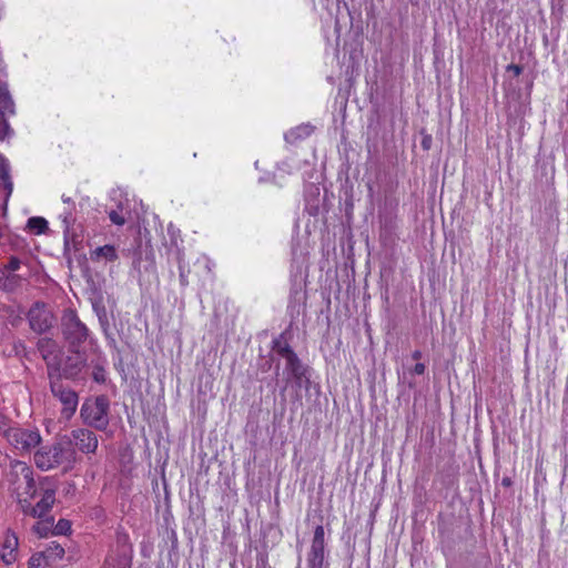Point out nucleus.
I'll use <instances>...</instances> for the list:
<instances>
[{
  "label": "nucleus",
  "instance_id": "obj_16",
  "mask_svg": "<svg viewBox=\"0 0 568 568\" xmlns=\"http://www.w3.org/2000/svg\"><path fill=\"white\" fill-rule=\"evenodd\" d=\"M19 540L17 535L13 531L8 530L4 542L3 550L1 552V559L6 565H11L17 560Z\"/></svg>",
  "mask_w": 568,
  "mask_h": 568
},
{
  "label": "nucleus",
  "instance_id": "obj_21",
  "mask_svg": "<svg viewBox=\"0 0 568 568\" xmlns=\"http://www.w3.org/2000/svg\"><path fill=\"white\" fill-rule=\"evenodd\" d=\"M42 556L50 561L59 560L64 556V548L60 544L52 541L42 552Z\"/></svg>",
  "mask_w": 568,
  "mask_h": 568
},
{
  "label": "nucleus",
  "instance_id": "obj_19",
  "mask_svg": "<svg viewBox=\"0 0 568 568\" xmlns=\"http://www.w3.org/2000/svg\"><path fill=\"white\" fill-rule=\"evenodd\" d=\"M0 184L6 190V197H9L12 193L13 185L9 175V165L7 160L0 156Z\"/></svg>",
  "mask_w": 568,
  "mask_h": 568
},
{
  "label": "nucleus",
  "instance_id": "obj_1",
  "mask_svg": "<svg viewBox=\"0 0 568 568\" xmlns=\"http://www.w3.org/2000/svg\"><path fill=\"white\" fill-rule=\"evenodd\" d=\"M75 462L77 452L71 447V442L64 440V438L51 445L42 446L34 453V464L41 470L63 466V470L68 471L73 468Z\"/></svg>",
  "mask_w": 568,
  "mask_h": 568
},
{
  "label": "nucleus",
  "instance_id": "obj_15",
  "mask_svg": "<svg viewBox=\"0 0 568 568\" xmlns=\"http://www.w3.org/2000/svg\"><path fill=\"white\" fill-rule=\"evenodd\" d=\"M55 503V489L44 488L41 499L34 505L36 518H44L52 509Z\"/></svg>",
  "mask_w": 568,
  "mask_h": 568
},
{
  "label": "nucleus",
  "instance_id": "obj_27",
  "mask_svg": "<svg viewBox=\"0 0 568 568\" xmlns=\"http://www.w3.org/2000/svg\"><path fill=\"white\" fill-rule=\"evenodd\" d=\"M92 378L99 383V384H102L105 382L106 379V376H105V371L102 366H99L97 365L94 368H93V372H92Z\"/></svg>",
  "mask_w": 568,
  "mask_h": 568
},
{
  "label": "nucleus",
  "instance_id": "obj_9",
  "mask_svg": "<svg viewBox=\"0 0 568 568\" xmlns=\"http://www.w3.org/2000/svg\"><path fill=\"white\" fill-rule=\"evenodd\" d=\"M37 348L45 362L48 377L60 374V346L49 337H42L37 343Z\"/></svg>",
  "mask_w": 568,
  "mask_h": 568
},
{
  "label": "nucleus",
  "instance_id": "obj_33",
  "mask_svg": "<svg viewBox=\"0 0 568 568\" xmlns=\"http://www.w3.org/2000/svg\"><path fill=\"white\" fill-rule=\"evenodd\" d=\"M425 369H426V366L425 364L423 363H417L413 368H412V374H415V375H423L425 373Z\"/></svg>",
  "mask_w": 568,
  "mask_h": 568
},
{
  "label": "nucleus",
  "instance_id": "obj_11",
  "mask_svg": "<svg viewBox=\"0 0 568 568\" xmlns=\"http://www.w3.org/2000/svg\"><path fill=\"white\" fill-rule=\"evenodd\" d=\"M64 440L71 442V447L75 446L84 454H94L98 449V437L88 428H77L70 434V437H63Z\"/></svg>",
  "mask_w": 568,
  "mask_h": 568
},
{
  "label": "nucleus",
  "instance_id": "obj_24",
  "mask_svg": "<svg viewBox=\"0 0 568 568\" xmlns=\"http://www.w3.org/2000/svg\"><path fill=\"white\" fill-rule=\"evenodd\" d=\"M93 255L97 257H104L106 261H115L118 258L116 251L112 245L97 247L93 251Z\"/></svg>",
  "mask_w": 568,
  "mask_h": 568
},
{
  "label": "nucleus",
  "instance_id": "obj_22",
  "mask_svg": "<svg viewBox=\"0 0 568 568\" xmlns=\"http://www.w3.org/2000/svg\"><path fill=\"white\" fill-rule=\"evenodd\" d=\"M27 227L36 234H43L48 230V222L40 216H33L28 220Z\"/></svg>",
  "mask_w": 568,
  "mask_h": 568
},
{
  "label": "nucleus",
  "instance_id": "obj_38",
  "mask_svg": "<svg viewBox=\"0 0 568 568\" xmlns=\"http://www.w3.org/2000/svg\"><path fill=\"white\" fill-rule=\"evenodd\" d=\"M6 426H7V418L6 417H1L0 418V432L4 433V430L7 429Z\"/></svg>",
  "mask_w": 568,
  "mask_h": 568
},
{
  "label": "nucleus",
  "instance_id": "obj_4",
  "mask_svg": "<svg viewBox=\"0 0 568 568\" xmlns=\"http://www.w3.org/2000/svg\"><path fill=\"white\" fill-rule=\"evenodd\" d=\"M8 480L13 489L20 495H28L34 498L37 495L33 469L21 460H12L8 473Z\"/></svg>",
  "mask_w": 568,
  "mask_h": 568
},
{
  "label": "nucleus",
  "instance_id": "obj_37",
  "mask_svg": "<svg viewBox=\"0 0 568 568\" xmlns=\"http://www.w3.org/2000/svg\"><path fill=\"white\" fill-rule=\"evenodd\" d=\"M256 568H271L266 565L265 560L263 557L261 558H257V564H256Z\"/></svg>",
  "mask_w": 568,
  "mask_h": 568
},
{
  "label": "nucleus",
  "instance_id": "obj_41",
  "mask_svg": "<svg viewBox=\"0 0 568 568\" xmlns=\"http://www.w3.org/2000/svg\"><path fill=\"white\" fill-rule=\"evenodd\" d=\"M36 558H31L29 561V568H39V564H36Z\"/></svg>",
  "mask_w": 568,
  "mask_h": 568
},
{
  "label": "nucleus",
  "instance_id": "obj_36",
  "mask_svg": "<svg viewBox=\"0 0 568 568\" xmlns=\"http://www.w3.org/2000/svg\"><path fill=\"white\" fill-rule=\"evenodd\" d=\"M258 182L262 183V182H274V174H267L266 176H261L258 179Z\"/></svg>",
  "mask_w": 568,
  "mask_h": 568
},
{
  "label": "nucleus",
  "instance_id": "obj_28",
  "mask_svg": "<svg viewBox=\"0 0 568 568\" xmlns=\"http://www.w3.org/2000/svg\"><path fill=\"white\" fill-rule=\"evenodd\" d=\"M21 261L17 256H11L8 264L4 265V270L8 272L14 273L20 268Z\"/></svg>",
  "mask_w": 568,
  "mask_h": 568
},
{
  "label": "nucleus",
  "instance_id": "obj_17",
  "mask_svg": "<svg viewBox=\"0 0 568 568\" xmlns=\"http://www.w3.org/2000/svg\"><path fill=\"white\" fill-rule=\"evenodd\" d=\"M22 284V277L0 267V291L12 293Z\"/></svg>",
  "mask_w": 568,
  "mask_h": 568
},
{
  "label": "nucleus",
  "instance_id": "obj_39",
  "mask_svg": "<svg viewBox=\"0 0 568 568\" xmlns=\"http://www.w3.org/2000/svg\"><path fill=\"white\" fill-rule=\"evenodd\" d=\"M422 356H423V354H422V352H420L419 349H416V351H414V352L412 353V357H413V359H416V361H417V359H420V358H422Z\"/></svg>",
  "mask_w": 568,
  "mask_h": 568
},
{
  "label": "nucleus",
  "instance_id": "obj_26",
  "mask_svg": "<svg viewBox=\"0 0 568 568\" xmlns=\"http://www.w3.org/2000/svg\"><path fill=\"white\" fill-rule=\"evenodd\" d=\"M71 530V523L68 519H60L53 524L52 535H67Z\"/></svg>",
  "mask_w": 568,
  "mask_h": 568
},
{
  "label": "nucleus",
  "instance_id": "obj_10",
  "mask_svg": "<svg viewBox=\"0 0 568 568\" xmlns=\"http://www.w3.org/2000/svg\"><path fill=\"white\" fill-rule=\"evenodd\" d=\"M325 531L322 525L314 529L311 548L307 552V567L308 568H327L328 562L325 560Z\"/></svg>",
  "mask_w": 568,
  "mask_h": 568
},
{
  "label": "nucleus",
  "instance_id": "obj_30",
  "mask_svg": "<svg viewBox=\"0 0 568 568\" xmlns=\"http://www.w3.org/2000/svg\"><path fill=\"white\" fill-rule=\"evenodd\" d=\"M420 134L423 135L420 145L425 151H428L432 148L433 138L430 134L425 133L424 131H422Z\"/></svg>",
  "mask_w": 568,
  "mask_h": 568
},
{
  "label": "nucleus",
  "instance_id": "obj_2",
  "mask_svg": "<svg viewBox=\"0 0 568 568\" xmlns=\"http://www.w3.org/2000/svg\"><path fill=\"white\" fill-rule=\"evenodd\" d=\"M273 351L285 359L284 373L286 381L294 382L297 388L308 389L310 376L308 367L305 366L291 346L283 339V336L273 341Z\"/></svg>",
  "mask_w": 568,
  "mask_h": 568
},
{
  "label": "nucleus",
  "instance_id": "obj_25",
  "mask_svg": "<svg viewBox=\"0 0 568 568\" xmlns=\"http://www.w3.org/2000/svg\"><path fill=\"white\" fill-rule=\"evenodd\" d=\"M31 499L32 498H30V496L26 495L24 498H19L18 504H19L21 511L24 515L36 518V515L33 513L34 505L31 504Z\"/></svg>",
  "mask_w": 568,
  "mask_h": 568
},
{
  "label": "nucleus",
  "instance_id": "obj_7",
  "mask_svg": "<svg viewBox=\"0 0 568 568\" xmlns=\"http://www.w3.org/2000/svg\"><path fill=\"white\" fill-rule=\"evenodd\" d=\"M8 442L17 449L29 453L41 443V435L37 429L8 427L4 430Z\"/></svg>",
  "mask_w": 568,
  "mask_h": 568
},
{
  "label": "nucleus",
  "instance_id": "obj_3",
  "mask_svg": "<svg viewBox=\"0 0 568 568\" xmlns=\"http://www.w3.org/2000/svg\"><path fill=\"white\" fill-rule=\"evenodd\" d=\"M110 400L105 395L87 398L81 408L80 417L89 427L105 430L110 425Z\"/></svg>",
  "mask_w": 568,
  "mask_h": 568
},
{
  "label": "nucleus",
  "instance_id": "obj_31",
  "mask_svg": "<svg viewBox=\"0 0 568 568\" xmlns=\"http://www.w3.org/2000/svg\"><path fill=\"white\" fill-rule=\"evenodd\" d=\"M109 217L115 225H123L125 223V219L116 211H111Z\"/></svg>",
  "mask_w": 568,
  "mask_h": 568
},
{
  "label": "nucleus",
  "instance_id": "obj_40",
  "mask_svg": "<svg viewBox=\"0 0 568 568\" xmlns=\"http://www.w3.org/2000/svg\"><path fill=\"white\" fill-rule=\"evenodd\" d=\"M501 485L505 487L511 486V479L509 477H504L501 480Z\"/></svg>",
  "mask_w": 568,
  "mask_h": 568
},
{
  "label": "nucleus",
  "instance_id": "obj_8",
  "mask_svg": "<svg viewBox=\"0 0 568 568\" xmlns=\"http://www.w3.org/2000/svg\"><path fill=\"white\" fill-rule=\"evenodd\" d=\"M27 317L30 328L38 334L48 332L55 322L53 313L42 302H36L29 310Z\"/></svg>",
  "mask_w": 568,
  "mask_h": 568
},
{
  "label": "nucleus",
  "instance_id": "obj_18",
  "mask_svg": "<svg viewBox=\"0 0 568 568\" xmlns=\"http://www.w3.org/2000/svg\"><path fill=\"white\" fill-rule=\"evenodd\" d=\"M313 132V126L310 124H301L294 129H291L288 132L285 133V140L288 143H295L298 140L306 139L310 136Z\"/></svg>",
  "mask_w": 568,
  "mask_h": 568
},
{
  "label": "nucleus",
  "instance_id": "obj_13",
  "mask_svg": "<svg viewBox=\"0 0 568 568\" xmlns=\"http://www.w3.org/2000/svg\"><path fill=\"white\" fill-rule=\"evenodd\" d=\"M75 219L73 217L70 211L63 214L62 223H63V235H64V250H70L73 246L74 250H78V245L82 243V239L78 235L73 224Z\"/></svg>",
  "mask_w": 568,
  "mask_h": 568
},
{
  "label": "nucleus",
  "instance_id": "obj_23",
  "mask_svg": "<svg viewBox=\"0 0 568 568\" xmlns=\"http://www.w3.org/2000/svg\"><path fill=\"white\" fill-rule=\"evenodd\" d=\"M13 106H14V104H13V101H12L9 92L8 91L2 92L0 90V113L2 115H4L6 113L13 114L14 113Z\"/></svg>",
  "mask_w": 568,
  "mask_h": 568
},
{
  "label": "nucleus",
  "instance_id": "obj_32",
  "mask_svg": "<svg viewBox=\"0 0 568 568\" xmlns=\"http://www.w3.org/2000/svg\"><path fill=\"white\" fill-rule=\"evenodd\" d=\"M2 128L0 129V140H3L6 136H8L11 132V129L9 126V123L7 120H2Z\"/></svg>",
  "mask_w": 568,
  "mask_h": 568
},
{
  "label": "nucleus",
  "instance_id": "obj_42",
  "mask_svg": "<svg viewBox=\"0 0 568 568\" xmlns=\"http://www.w3.org/2000/svg\"><path fill=\"white\" fill-rule=\"evenodd\" d=\"M62 201H63L64 203H68V204L73 203V202H72V200H71V197H64V196H63V197H62Z\"/></svg>",
  "mask_w": 568,
  "mask_h": 568
},
{
  "label": "nucleus",
  "instance_id": "obj_35",
  "mask_svg": "<svg viewBox=\"0 0 568 568\" xmlns=\"http://www.w3.org/2000/svg\"><path fill=\"white\" fill-rule=\"evenodd\" d=\"M180 282H181L182 286H186L189 284L187 277L184 274V271L182 270V267H180Z\"/></svg>",
  "mask_w": 568,
  "mask_h": 568
},
{
  "label": "nucleus",
  "instance_id": "obj_5",
  "mask_svg": "<svg viewBox=\"0 0 568 568\" xmlns=\"http://www.w3.org/2000/svg\"><path fill=\"white\" fill-rule=\"evenodd\" d=\"M61 331L69 349L79 347L89 337L88 327L80 321L75 311L70 308L63 313Z\"/></svg>",
  "mask_w": 568,
  "mask_h": 568
},
{
  "label": "nucleus",
  "instance_id": "obj_34",
  "mask_svg": "<svg viewBox=\"0 0 568 568\" xmlns=\"http://www.w3.org/2000/svg\"><path fill=\"white\" fill-rule=\"evenodd\" d=\"M507 71H511L515 77H518L523 73V67L518 64H509L507 65Z\"/></svg>",
  "mask_w": 568,
  "mask_h": 568
},
{
  "label": "nucleus",
  "instance_id": "obj_6",
  "mask_svg": "<svg viewBox=\"0 0 568 568\" xmlns=\"http://www.w3.org/2000/svg\"><path fill=\"white\" fill-rule=\"evenodd\" d=\"M48 378L52 395L62 404L61 414L67 419H70L74 415L79 404L78 393L62 384L61 374Z\"/></svg>",
  "mask_w": 568,
  "mask_h": 568
},
{
  "label": "nucleus",
  "instance_id": "obj_29",
  "mask_svg": "<svg viewBox=\"0 0 568 568\" xmlns=\"http://www.w3.org/2000/svg\"><path fill=\"white\" fill-rule=\"evenodd\" d=\"M124 547H131L129 536L126 534L118 532L115 548L123 549Z\"/></svg>",
  "mask_w": 568,
  "mask_h": 568
},
{
  "label": "nucleus",
  "instance_id": "obj_12",
  "mask_svg": "<svg viewBox=\"0 0 568 568\" xmlns=\"http://www.w3.org/2000/svg\"><path fill=\"white\" fill-rule=\"evenodd\" d=\"M70 352L71 355L65 358L63 365L60 364L61 378H75L85 365L87 358L83 353L77 348L70 349Z\"/></svg>",
  "mask_w": 568,
  "mask_h": 568
},
{
  "label": "nucleus",
  "instance_id": "obj_14",
  "mask_svg": "<svg viewBox=\"0 0 568 568\" xmlns=\"http://www.w3.org/2000/svg\"><path fill=\"white\" fill-rule=\"evenodd\" d=\"M132 547L112 548L105 559L110 568H131Z\"/></svg>",
  "mask_w": 568,
  "mask_h": 568
},
{
  "label": "nucleus",
  "instance_id": "obj_20",
  "mask_svg": "<svg viewBox=\"0 0 568 568\" xmlns=\"http://www.w3.org/2000/svg\"><path fill=\"white\" fill-rule=\"evenodd\" d=\"M41 520L33 525L32 530L39 537H47L53 530L54 518L51 516H45L44 518H40Z\"/></svg>",
  "mask_w": 568,
  "mask_h": 568
}]
</instances>
